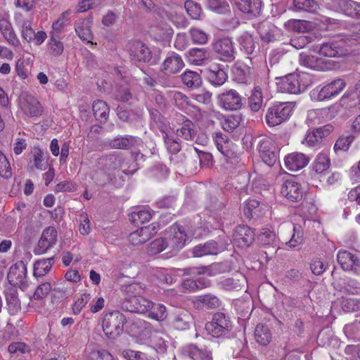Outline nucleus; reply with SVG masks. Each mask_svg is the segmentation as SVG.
<instances>
[{
  "mask_svg": "<svg viewBox=\"0 0 360 360\" xmlns=\"http://www.w3.org/2000/svg\"><path fill=\"white\" fill-rule=\"evenodd\" d=\"M160 131L162 132V138L168 152L174 155L177 154L181 148V143H179L178 139L174 137V136L169 135L163 129H161Z\"/></svg>",
  "mask_w": 360,
  "mask_h": 360,
  "instance_id": "49530a36",
  "label": "nucleus"
},
{
  "mask_svg": "<svg viewBox=\"0 0 360 360\" xmlns=\"http://www.w3.org/2000/svg\"><path fill=\"white\" fill-rule=\"evenodd\" d=\"M193 323V316L187 311H182L174 315L172 324L179 330L188 329Z\"/></svg>",
  "mask_w": 360,
  "mask_h": 360,
  "instance_id": "c9c22d12",
  "label": "nucleus"
},
{
  "mask_svg": "<svg viewBox=\"0 0 360 360\" xmlns=\"http://www.w3.org/2000/svg\"><path fill=\"white\" fill-rule=\"evenodd\" d=\"M338 262L345 271H354L360 273V260L347 250L340 251L337 256Z\"/></svg>",
  "mask_w": 360,
  "mask_h": 360,
  "instance_id": "5701e85b",
  "label": "nucleus"
},
{
  "mask_svg": "<svg viewBox=\"0 0 360 360\" xmlns=\"http://www.w3.org/2000/svg\"><path fill=\"white\" fill-rule=\"evenodd\" d=\"M257 240L262 246H274L276 245V234L268 229H263L257 236Z\"/></svg>",
  "mask_w": 360,
  "mask_h": 360,
  "instance_id": "5fc2aeb1",
  "label": "nucleus"
},
{
  "mask_svg": "<svg viewBox=\"0 0 360 360\" xmlns=\"http://www.w3.org/2000/svg\"><path fill=\"white\" fill-rule=\"evenodd\" d=\"M125 160L124 156L120 153H114L100 158L97 165L102 170L115 169L122 167Z\"/></svg>",
  "mask_w": 360,
  "mask_h": 360,
  "instance_id": "6ab92c4d",
  "label": "nucleus"
},
{
  "mask_svg": "<svg viewBox=\"0 0 360 360\" xmlns=\"http://www.w3.org/2000/svg\"><path fill=\"white\" fill-rule=\"evenodd\" d=\"M240 51L247 55L253 53L255 49V43L252 34L248 32H243L237 39Z\"/></svg>",
  "mask_w": 360,
  "mask_h": 360,
  "instance_id": "79ce46f5",
  "label": "nucleus"
},
{
  "mask_svg": "<svg viewBox=\"0 0 360 360\" xmlns=\"http://www.w3.org/2000/svg\"><path fill=\"white\" fill-rule=\"evenodd\" d=\"M181 79L184 85L190 89H196L202 85L200 75L195 71L186 70L181 75Z\"/></svg>",
  "mask_w": 360,
  "mask_h": 360,
  "instance_id": "a19ab883",
  "label": "nucleus"
},
{
  "mask_svg": "<svg viewBox=\"0 0 360 360\" xmlns=\"http://www.w3.org/2000/svg\"><path fill=\"white\" fill-rule=\"evenodd\" d=\"M166 249H169L165 236L163 238H157L151 242L148 248V252L150 255H156Z\"/></svg>",
  "mask_w": 360,
  "mask_h": 360,
  "instance_id": "bf43d9fd",
  "label": "nucleus"
},
{
  "mask_svg": "<svg viewBox=\"0 0 360 360\" xmlns=\"http://www.w3.org/2000/svg\"><path fill=\"white\" fill-rule=\"evenodd\" d=\"M92 110L94 117L101 124H105L108 119L110 108L106 102L97 100L93 103Z\"/></svg>",
  "mask_w": 360,
  "mask_h": 360,
  "instance_id": "72a5a7b5",
  "label": "nucleus"
},
{
  "mask_svg": "<svg viewBox=\"0 0 360 360\" xmlns=\"http://www.w3.org/2000/svg\"><path fill=\"white\" fill-rule=\"evenodd\" d=\"M189 34L193 44H205L208 41L207 34L198 28H191Z\"/></svg>",
  "mask_w": 360,
  "mask_h": 360,
  "instance_id": "338daca9",
  "label": "nucleus"
},
{
  "mask_svg": "<svg viewBox=\"0 0 360 360\" xmlns=\"http://www.w3.org/2000/svg\"><path fill=\"white\" fill-rule=\"evenodd\" d=\"M261 158L267 165L272 167L278 158V150L274 142L269 139H262L258 145Z\"/></svg>",
  "mask_w": 360,
  "mask_h": 360,
  "instance_id": "9b49d317",
  "label": "nucleus"
},
{
  "mask_svg": "<svg viewBox=\"0 0 360 360\" xmlns=\"http://www.w3.org/2000/svg\"><path fill=\"white\" fill-rule=\"evenodd\" d=\"M52 290V284L51 281L42 282L36 288L33 298L37 300H42L47 297Z\"/></svg>",
  "mask_w": 360,
  "mask_h": 360,
  "instance_id": "680f3d73",
  "label": "nucleus"
},
{
  "mask_svg": "<svg viewBox=\"0 0 360 360\" xmlns=\"http://www.w3.org/2000/svg\"><path fill=\"white\" fill-rule=\"evenodd\" d=\"M123 356L128 360H156L155 357L147 353L131 349L124 350Z\"/></svg>",
  "mask_w": 360,
  "mask_h": 360,
  "instance_id": "e2e57ef3",
  "label": "nucleus"
},
{
  "mask_svg": "<svg viewBox=\"0 0 360 360\" xmlns=\"http://www.w3.org/2000/svg\"><path fill=\"white\" fill-rule=\"evenodd\" d=\"M295 104L291 102H276L269 107L266 114V122L269 127H275L286 121L292 115Z\"/></svg>",
  "mask_w": 360,
  "mask_h": 360,
  "instance_id": "20e7f679",
  "label": "nucleus"
},
{
  "mask_svg": "<svg viewBox=\"0 0 360 360\" xmlns=\"http://www.w3.org/2000/svg\"><path fill=\"white\" fill-rule=\"evenodd\" d=\"M6 300L10 314L14 315L21 309L20 302L18 297L16 288L11 287L4 291Z\"/></svg>",
  "mask_w": 360,
  "mask_h": 360,
  "instance_id": "f704fd0d",
  "label": "nucleus"
},
{
  "mask_svg": "<svg viewBox=\"0 0 360 360\" xmlns=\"http://www.w3.org/2000/svg\"><path fill=\"white\" fill-rule=\"evenodd\" d=\"M346 82L342 79H335L323 86L320 90L314 89L313 94L316 93V99L323 101L338 95L345 87Z\"/></svg>",
  "mask_w": 360,
  "mask_h": 360,
  "instance_id": "f8f14e48",
  "label": "nucleus"
},
{
  "mask_svg": "<svg viewBox=\"0 0 360 360\" xmlns=\"http://www.w3.org/2000/svg\"><path fill=\"white\" fill-rule=\"evenodd\" d=\"M118 118L124 122L132 123L139 120V115L133 110H129L124 106L119 105L116 108Z\"/></svg>",
  "mask_w": 360,
  "mask_h": 360,
  "instance_id": "6e6d98bb",
  "label": "nucleus"
},
{
  "mask_svg": "<svg viewBox=\"0 0 360 360\" xmlns=\"http://www.w3.org/2000/svg\"><path fill=\"white\" fill-rule=\"evenodd\" d=\"M254 231L245 225H239L234 230L233 234V243L234 245L246 248L250 247L255 241Z\"/></svg>",
  "mask_w": 360,
  "mask_h": 360,
  "instance_id": "4468645a",
  "label": "nucleus"
},
{
  "mask_svg": "<svg viewBox=\"0 0 360 360\" xmlns=\"http://www.w3.org/2000/svg\"><path fill=\"white\" fill-rule=\"evenodd\" d=\"M348 40V37L343 38L340 36L330 39L321 45L319 53L326 57L345 56L349 51Z\"/></svg>",
  "mask_w": 360,
  "mask_h": 360,
  "instance_id": "39448f33",
  "label": "nucleus"
},
{
  "mask_svg": "<svg viewBox=\"0 0 360 360\" xmlns=\"http://www.w3.org/2000/svg\"><path fill=\"white\" fill-rule=\"evenodd\" d=\"M160 229V225L158 223H152L148 226L141 227L139 233H141L142 238L144 239L145 243L148 241L151 238L156 235Z\"/></svg>",
  "mask_w": 360,
  "mask_h": 360,
  "instance_id": "0e129e2a",
  "label": "nucleus"
},
{
  "mask_svg": "<svg viewBox=\"0 0 360 360\" xmlns=\"http://www.w3.org/2000/svg\"><path fill=\"white\" fill-rule=\"evenodd\" d=\"M58 241V231L54 226H48L44 229L38 241L37 246L34 248L35 255L46 253L52 248Z\"/></svg>",
  "mask_w": 360,
  "mask_h": 360,
  "instance_id": "9d476101",
  "label": "nucleus"
},
{
  "mask_svg": "<svg viewBox=\"0 0 360 360\" xmlns=\"http://www.w3.org/2000/svg\"><path fill=\"white\" fill-rule=\"evenodd\" d=\"M300 63L301 65L310 69L319 70L322 69V59L315 56L308 55L304 53L300 54Z\"/></svg>",
  "mask_w": 360,
  "mask_h": 360,
  "instance_id": "a18cd8bd",
  "label": "nucleus"
},
{
  "mask_svg": "<svg viewBox=\"0 0 360 360\" xmlns=\"http://www.w3.org/2000/svg\"><path fill=\"white\" fill-rule=\"evenodd\" d=\"M20 105L23 113L31 117H40L43 113L41 103L30 94H26L22 98Z\"/></svg>",
  "mask_w": 360,
  "mask_h": 360,
  "instance_id": "f3484780",
  "label": "nucleus"
},
{
  "mask_svg": "<svg viewBox=\"0 0 360 360\" xmlns=\"http://www.w3.org/2000/svg\"><path fill=\"white\" fill-rule=\"evenodd\" d=\"M148 317L158 321H164L168 315L166 307L162 304L153 302V307H150Z\"/></svg>",
  "mask_w": 360,
  "mask_h": 360,
  "instance_id": "3c124183",
  "label": "nucleus"
},
{
  "mask_svg": "<svg viewBox=\"0 0 360 360\" xmlns=\"http://www.w3.org/2000/svg\"><path fill=\"white\" fill-rule=\"evenodd\" d=\"M252 25L257 31L262 41L270 43L276 40L274 32L276 27L271 22L266 20L254 23Z\"/></svg>",
  "mask_w": 360,
  "mask_h": 360,
  "instance_id": "bb28decb",
  "label": "nucleus"
},
{
  "mask_svg": "<svg viewBox=\"0 0 360 360\" xmlns=\"http://www.w3.org/2000/svg\"><path fill=\"white\" fill-rule=\"evenodd\" d=\"M263 97L262 89L259 86L254 88L250 96L248 98V105L251 110L257 112L262 106Z\"/></svg>",
  "mask_w": 360,
  "mask_h": 360,
  "instance_id": "09e8293b",
  "label": "nucleus"
},
{
  "mask_svg": "<svg viewBox=\"0 0 360 360\" xmlns=\"http://www.w3.org/2000/svg\"><path fill=\"white\" fill-rule=\"evenodd\" d=\"M208 82L215 86H221L228 79V75L224 68L219 65H213L205 71Z\"/></svg>",
  "mask_w": 360,
  "mask_h": 360,
  "instance_id": "393cba45",
  "label": "nucleus"
},
{
  "mask_svg": "<svg viewBox=\"0 0 360 360\" xmlns=\"http://www.w3.org/2000/svg\"><path fill=\"white\" fill-rule=\"evenodd\" d=\"M181 354L193 360H212V353L207 349H199L195 345L190 344L184 346Z\"/></svg>",
  "mask_w": 360,
  "mask_h": 360,
  "instance_id": "a878e982",
  "label": "nucleus"
},
{
  "mask_svg": "<svg viewBox=\"0 0 360 360\" xmlns=\"http://www.w3.org/2000/svg\"><path fill=\"white\" fill-rule=\"evenodd\" d=\"M222 250V248L214 240H210L204 244H198L193 249V255L195 257H200L208 255H217Z\"/></svg>",
  "mask_w": 360,
  "mask_h": 360,
  "instance_id": "c756f323",
  "label": "nucleus"
},
{
  "mask_svg": "<svg viewBox=\"0 0 360 360\" xmlns=\"http://www.w3.org/2000/svg\"><path fill=\"white\" fill-rule=\"evenodd\" d=\"M165 238L169 246V252L175 254L184 247L188 236L183 226L175 224L167 232Z\"/></svg>",
  "mask_w": 360,
  "mask_h": 360,
  "instance_id": "423d86ee",
  "label": "nucleus"
},
{
  "mask_svg": "<svg viewBox=\"0 0 360 360\" xmlns=\"http://www.w3.org/2000/svg\"><path fill=\"white\" fill-rule=\"evenodd\" d=\"M122 290L124 293L123 300H131L144 293V288L139 283H131L124 285Z\"/></svg>",
  "mask_w": 360,
  "mask_h": 360,
  "instance_id": "de8ad7c7",
  "label": "nucleus"
},
{
  "mask_svg": "<svg viewBox=\"0 0 360 360\" xmlns=\"http://www.w3.org/2000/svg\"><path fill=\"white\" fill-rule=\"evenodd\" d=\"M294 8L297 11H304L315 14L320 8L317 0H293Z\"/></svg>",
  "mask_w": 360,
  "mask_h": 360,
  "instance_id": "ea45409f",
  "label": "nucleus"
},
{
  "mask_svg": "<svg viewBox=\"0 0 360 360\" xmlns=\"http://www.w3.org/2000/svg\"><path fill=\"white\" fill-rule=\"evenodd\" d=\"M235 5L248 18H255L260 14L262 2V0H235Z\"/></svg>",
  "mask_w": 360,
  "mask_h": 360,
  "instance_id": "b1692460",
  "label": "nucleus"
},
{
  "mask_svg": "<svg viewBox=\"0 0 360 360\" xmlns=\"http://www.w3.org/2000/svg\"><path fill=\"white\" fill-rule=\"evenodd\" d=\"M153 307V302L141 295L131 298V300H122L121 308L131 313L144 314Z\"/></svg>",
  "mask_w": 360,
  "mask_h": 360,
  "instance_id": "ddd939ff",
  "label": "nucleus"
},
{
  "mask_svg": "<svg viewBox=\"0 0 360 360\" xmlns=\"http://www.w3.org/2000/svg\"><path fill=\"white\" fill-rule=\"evenodd\" d=\"M191 63L195 65H201L210 57V53L204 48H193L186 53Z\"/></svg>",
  "mask_w": 360,
  "mask_h": 360,
  "instance_id": "e433bc0d",
  "label": "nucleus"
},
{
  "mask_svg": "<svg viewBox=\"0 0 360 360\" xmlns=\"http://www.w3.org/2000/svg\"><path fill=\"white\" fill-rule=\"evenodd\" d=\"M233 75L237 82L247 84L251 79L252 68L244 63H237L233 68Z\"/></svg>",
  "mask_w": 360,
  "mask_h": 360,
  "instance_id": "7c9ffc66",
  "label": "nucleus"
},
{
  "mask_svg": "<svg viewBox=\"0 0 360 360\" xmlns=\"http://www.w3.org/2000/svg\"><path fill=\"white\" fill-rule=\"evenodd\" d=\"M259 204L260 202L257 200L248 199L243 207L245 217L249 220L258 218L261 212Z\"/></svg>",
  "mask_w": 360,
  "mask_h": 360,
  "instance_id": "c03bdc74",
  "label": "nucleus"
},
{
  "mask_svg": "<svg viewBox=\"0 0 360 360\" xmlns=\"http://www.w3.org/2000/svg\"><path fill=\"white\" fill-rule=\"evenodd\" d=\"M7 278L12 287L25 290L28 286L26 264L23 261L13 264L9 269Z\"/></svg>",
  "mask_w": 360,
  "mask_h": 360,
  "instance_id": "0eeeda50",
  "label": "nucleus"
},
{
  "mask_svg": "<svg viewBox=\"0 0 360 360\" xmlns=\"http://www.w3.org/2000/svg\"><path fill=\"white\" fill-rule=\"evenodd\" d=\"M233 328L230 317L223 312H217L205 326L207 334L213 338H229Z\"/></svg>",
  "mask_w": 360,
  "mask_h": 360,
  "instance_id": "f03ea898",
  "label": "nucleus"
},
{
  "mask_svg": "<svg viewBox=\"0 0 360 360\" xmlns=\"http://www.w3.org/2000/svg\"><path fill=\"white\" fill-rule=\"evenodd\" d=\"M309 161V157L303 153H293L287 155L285 158V165L290 171H297L304 167Z\"/></svg>",
  "mask_w": 360,
  "mask_h": 360,
  "instance_id": "cd10ccee",
  "label": "nucleus"
},
{
  "mask_svg": "<svg viewBox=\"0 0 360 360\" xmlns=\"http://www.w3.org/2000/svg\"><path fill=\"white\" fill-rule=\"evenodd\" d=\"M0 32L8 44L17 46L20 42L18 39L11 24L6 19L0 20Z\"/></svg>",
  "mask_w": 360,
  "mask_h": 360,
  "instance_id": "4c0bfd02",
  "label": "nucleus"
},
{
  "mask_svg": "<svg viewBox=\"0 0 360 360\" xmlns=\"http://www.w3.org/2000/svg\"><path fill=\"white\" fill-rule=\"evenodd\" d=\"M193 304L196 309H216L221 307L222 302L217 295L207 293L195 297Z\"/></svg>",
  "mask_w": 360,
  "mask_h": 360,
  "instance_id": "412c9836",
  "label": "nucleus"
},
{
  "mask_svg": "<svg viewBox=\"0 0 360 360\" xmlns=\"http://www.w3.org/2000/svg\"><path fill=\"white\" fill-rule=\"evenodd\" d=\"M131 61L148 63L152 59L150 49L140 40H131L127 45Z\"/></svg>",
  "mask_w": 360,
  "mask_h": 360,
  "instance_id": "6e6552de",
  "label": "nucleus"
},
{
  "mask_svg": "<svg viewBox=\"0 0 360 360\" xmlns=\"http://www.w3.org/2000/svg\"><path fill=\"white\" fill-rule=\"evenodd\" d=\"M332 4L337 11L352 18H360V3L352 0H332Z\"/></svg>",
  "mask_w": 360,
  "mask_h": 360,
  "instance_id": "4be33fe9",
  "label": "nucleus"
},
{
  "mask_svg": "<svg viewBox=\"0 0 360 360\" xmlns=\"http://www.w3.org/2000/svg\"><path fill=\"white\" fill-rule=\"evenodd\" d=\"M213 49L221 60L231 62L235 59L236 51L229 37L218 39L213 44Z\"/></svg>",
  "mask_w": 360,
  "mask_h": 360,
  "instance_id": "2eb2a0df",
  "label": "nucleus"
},
{
  "mask_svg": "<svg viewBox=\"0 0 360 360\" xmlns=\"http://www.w3.org/2000/svg\"><path fill=\"white\" fill-rule=\"evenodd\" d=\"M193 127V123L186 119L183 122L181 127L177 130L178 135L182 136L186 140H193L196 136Z\"/></svg>",
  "mask_w": 360,
  "mask_h": 360,
  "instance_id": "4d7b16f0",
  "label": "nucleus"
},
{
  "mask_svg": "<svg viewBox=\"0 0 360 360\" xmlns=\"http://www.w3.org/2000/svg\"><path fill=\"white\" fill-rule=\"evenodd\" d=\"M330 165V160L328 155L320 153L314 161L312 168L317 174H322L329 169Z\"/></svg>",
  "mask_w": 360,
  "mask_h": 360,
  "instance_id": "603ef678",
  "label": "nucleus"
},
{
  "mask_svg": "<svg viewBox=\"0 0 360 360\" xmlns=\"http://www.w3.org/2000/svg\"><path fill=\"white\" fill-rule=\"evenodd\" d=\"M151 217V213L147 210L134 211L131 214V220L134 224L136 225H138L139 223L143 224L146 221H148Z\"/></svg>",
  "mask_w": 360,
  "mask_h": 360,
  "instance_id": "69168bd1",
  "label": "nucleus"
},
{
  "mask_svg": "<svg viewBox=\"0 0 360 360\" xmlns=\"http://www.w3.org/2000/svg\"><path fill=\"white\" fill-rule=\"evenodd\" d=\"M354 140V136H340L334 146V150L336 153L339 151H346L349 149L350 144Z\"/></svg>",
  "mask_w": 360,
  "mask_h": 360,
  "instance_id": "774afa93",
  "label": "nucleus"
},
{
  "mask_svg": "<svg viewBox=\"0 0 360 360\" xmlns=\"http://www.w3.org/2000/svg\"><path fill=\"white\" fill-rule=\"evenodd\" d=\"M126 322L124 315L120 311H108L103 316V330L108 338L114 340L122 333Z\"/></svg>",
  "mask_w": 360,
  "mask_h": 360,
  "instance_id": "7ed1b4c3",
  "label": "nucleus"
},
{
  "mask_svg": "<svg viewBox=\"0 0 360 360\" xmlns=\"http://www.w3.org/2000/svg\"><path fill=\"white\" fill-rule=\"evenodd\" d=\"M284 26L288 31L304 33L314 30L315 24L307 20L290 19L285 22Z\"/></svg>",
  "mask_w": 360,
  "mask_h": 360,
  "instance_id": "2f4dec72",
  "label": "nucleus"
},
{
  "mask_svg": "<svg viewBox=\"0 0 360 360\" xmlns=\"http://www.w3.org/2000/svg\"><path fill=\"white\" fill-rule=\"evenodd\" d=\"M55 262L54 257L37 260L33 266V274L35 277H42L48 274Z\"/></svg>",
  "mask_w": 360,
  "mask_h": 360,
  "instance_id": "58836bf2",
  "label": "nucleus"
},
{
  "mask_svg": "<svg viewBox=\"0 0 360 360\" xmlns=\"http://www.w3.org/2000/svg\"><path fill=\"white\" fill-rule=\"evenodd\" d=\"M93 22L92 14L89 17L83 19H79L75 22V30L77 36L82 40L87 43H92L91 40L94 38L93 33L91 27Z\"/></svg>",
  "mask_w": 360,
  "mask_h": 360,
  "instance_id": "aec40b11",
  "label": "nucleus"
},
{
  "mask_svg": "<svg viewBox=\"0 0 360 360\" xmlns=\"http://www.w3.org/2000/svg\"><path fill=\"white\" fill-rule=\"evenodd\" d=\"M184 8L192 19L200 20L202 14V8L198 3L193 0H186L184 3Z\"/></svg>",
  "mask_w": 360,
  "mask_h": 360,
  "instance_id": "13d9d810",
  "label": "nucleus"
},
{
  "mask_svg": "<svg viewBox=\"0 0 360 360\" xmlns=\"http://www.w3.org/2000/svg\"><path fill=\"white\" fill-rule=\"evenodd\" d=\"M207 269V267L205 266L176 269L174 270V273L176 274L179 277L181 276H191L192 277H195L198 275L205 274Z\"/></svg>",
  "mask_w": 360,
  "mask_h": 360,
  "instance_id": "052dcab7",
  "label": "nucleus"
},
{
  "mask_svg": "<svg viewBox=\"0 0 360 360\" xmlns=\"http://www.w3.org/2000/svg\"><path fill=\"white\" fill-rule=\"evenodd\" d=\"M210 284V281L204 278H200L197 280L186 278L184 279L181 282L182 287L184 289L188 290L190 291H195L197 290L202 289L204 288L208 287Z\"/></svg>",
  "mask_w": 360,
  "mask_h": 360,
  "instance_id": "8fccbe9b",
  "label": "nucleus"
},
{
  "mask_svg": "<svg viewBox=\"0 0 360 360\" xmlns=\"http://www.w3.org/2000/svg\"><path fill=\"white\" fill-rule=\"evenodd\" d=\"M311 84V79L309 74L291 73L282 79L279 88L282 92L297 94L305 91Z\"/></svg>",
  "mask_w": 360,
  "mask_h": 360,
  "instance_id": "f257e3e1",
  "label": "nucleus"
},
{
  "mask_svg": "<svg viewBox=\"0 0 360 360\" xmlns=\"http://www.w3.org/2000/svg\"><path fill=\"white\" fill-rule=\"evenodd\" d=\"M217 101L219 105L225 110H237L240 109L245 99L235 89H229L218 95Z\"/></svg>",
  "mask_w": 360,
  "mask_h": 360,
  "instance_id": "1a4fd4ad",
  "label": "nucleus"
},
{
  "mask_svg": "<svg viewBox=\"0 0 360 360\" xmlns=\"http://www.w3.org/2000/svg\"><path fill=\"white\" fill-rule=\"evenodd\" d=\"M185 66L181 56L174 51H169L161 65L160 70L165 75L179 72Z\"/></svg>",
  "mask_w": 360,
  "mask_h": 360,
  "instance_id": "dca6fc26",
  "label": "nucleus"
},
{
  "mask_svg": "<svg viewBox=\"0 0 360 360\" xmlns=\"http://www.w3.org/2000/svg\"><path fill=\"white\" fill-rule=\"evenodd\" d=\"M246 279L244 276L239 275L238 277L227 278L221 280L217 285L222 290L226 291H239L244 285Z\"/></svg>",
  "mask_w": 360,
  "mask_h": 360,
  "instance_id": "473e14b6",
  "label": "nucleus"
},
{
  "mask_svg": "<svg viewBox=\"0 0 360 360\" xmlns=\"http://www.w3.org/2000/svg\"><path fill=\"white\" fill-rule=\"evenodd\" d=\"M139 139L131 135L117 136L110 140L109 146L113 149L129 150L137 144Z\"/></svg>",
  "mask_w": 360,
  "mask_h": 360,
  "instance_id": "c85d7f7f",
  "label": "nucleus"
},
{
  "mask_svg": "<svg viewBox=\"0 0 360 360\" xmlns=\"http://www.w3.org/2000/svg\"><path fill=\"white\" fill-rule=\"evenodd\" d=\"M50 53L54 56L62 55L64 49L63 43L58 35L51 34L47 44Z\"/></svg>",
  "mask_w": 360,
  "mask_h": 360,
  "instance_id": "864d4df0",
  "label": "nucleus"
},
{
  "mask_svg": "<svg viewBox=\"0 0 360 360\" xmlns=\"http://www.w3.org/2000/svg\"><path fill=\"white\" fill-rule=\"evenodd\" d=\"M281 193L292 202H299L303 197V188L300 183L294 179H288L283 184Z\"/></svg>",
  "mask_w": 360,
  "mask_h": 360,
  "instance_id": "a211bd4d",
  "label": "nucleus"
},
{
  "mask_svg": "<svg viewBox=\"0 0 360 360\" xmlns=\"http://www.w3.org/2000/svg\"><path fill=\"white\" fill-rule=\"evenodd\" d=\"M256 341L261 345H267L271 340V333L266 325L258 323L255 330Z\"/></svg>",
  "mask_w": 360,
  "mask_h": 360,
  "instance_id": "37998d69",
  "label": "nucleus"
}]
</instances>
